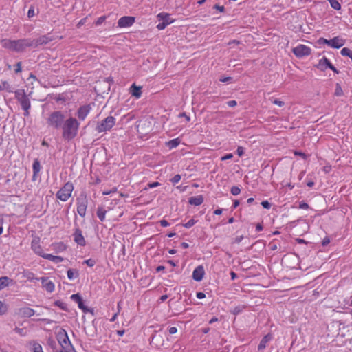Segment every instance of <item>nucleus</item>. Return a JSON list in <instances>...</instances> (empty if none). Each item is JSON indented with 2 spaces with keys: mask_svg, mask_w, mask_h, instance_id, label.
Listing matches in <instances>:
<instances>
[{
  "mask_svg": "<svg viewBox=\"0 0 352 352\" xmlns=\"http://www.w3.org/2000/svg\"><path fill=\"white\" fill-rule=\"evenodd\" d=\"M80 123L74 118L70 117L65 120L62 126V137L65 140H72L78 134Z\"/></svg>",
  "mask_w": 352,
  "mask_h": 352,
  "instance_id": "f257e3e1",
  "label": "nucleus"
},
{
  "mask_svg": "<svg viewBox=\"0 0 352 352\" xmlns=\"http://www.w3.org/2000/svg\"><path fill=\"white\" fill-rule=\"evenodd\" d=\"M64 114L60 111H56L51 113L47 119L48 126L55 129H61L65 121Z\"/></svg>",
  "mask_w": 352,
  "mask_h": 352,
  "instance_id": "f03ea898",
  "label": "nucleus"
},
{
  "mask_svg": "<svg viewBox=\"0 0 352 352\" xmlns=\"http://www.w3.org/2000/svg\"><path fill=\"white\" fill-rule=\"evenodd\" d=\"M77 212L81 217H85L86 215L87 208L88 206V199L87 194L85 192L76 199Z\"/></svg>",
  "mask_w": 352,
  "mask_h": 352,
  "instance_id": "7ed1b4c3",
  "label": "nucleus"
},
{
  "mask_svg": "<svg viewBox=\"0 0 352 352\" xmlns=\"http://www.w3.org/2000/svg\"><path fill=\"white\" fill-rule=\"evenodd\" d=\"M74 190V185L72 182H67L64 186L56 192V197L62 201H66L71 197L72 191Z\"/></svg>",
  "mask_w": 352,
  "mask_h": 352,
  "instance_id": "20e7f679",
  "label": "nucleus"
},
{
  "mask_svg": "<svg viewBox=\"0 0 352 352\" xmlns=\"http://www.w3.org/2000/svg\"><path fill=\"white\" fill-rule=\"evenodd\" d=\"M57 340L63 350H72L74 349L71 344L67 333L65 329H61L56 335Z\"/></svg>",
  "mask_w": 352,
  "mask_h": 352,
  "instance_id": "39448f33",
  "label": "nucleus"
},
{
  "mask_svg": "<svg viewBox=\"0 0 352 352\" xmlns=\"http://www.w3.org/2000/svg\"><path fill=\"white\" fill-rule=\"evenodd\" d=\"M317 43L318 45H327L331 47L338 49L345 44V40L340 36H336L330 40L321 37L317 41Z\"/></svg>",
  "mask_w": 352,
  "mask_h": 352,
  "instance_id": "423d86ee",
  "label": "nucleus"
},
{
  "mask_svg": "<svg viewBox=\"0 0 352 352\" xmlns=\"http://www.w3.org/2000/svg\"><path fill=\"white\" fill-rule=\"evenodd\" d=\"M116 124V119L113 116H108L100 123H98L96 127L98 133L109 131Z\"/></svg>",
  "mask_w": 352,
  "mask_h": 352,
  "instance_id": "0eeeda50",
  "label": "nucleus"
},
{
  "mask_svg": "<svg viewBox=\"0 0 352 352\" xmlns=\"http://www.w3.org/2000/svg\"><path fill=\"white\" fill-rule=\"evenodd\" d=\"M30 38H21L14 40L13 51L16 52H22L27 47H32Z\"/></svg>",
  "mask_w": 352,
  "mask_h": 352,
  "instance_id": "6e6552de",
  "label": "nucleus"
},
{
  "mask_svg": "<svg viewBox=\"0 0 352 352\" xmlns=\"http://www.w3.org/2000/svg\"><path fill=\"white\" fill-rule=\"evenodd\" d=\"M157 19L160 23L157 25V28L160 30L165 29L168 25L173 22V20H172L170 17V14L167 13L162 12L158 14Z\"/></svg>",
  "mask_w": 352,
  "mask_h": 352,
  "instance_id": "1a4fd4ad",
  "label": "nucleus"
},
{
  "mask_svg": "<svg viewBox=\"0 0 352 352\" xmlns=\"http://www.w3.org/2000/svg\"><path fill=\"white\" fill-rule=\"evenodd\" d=\"M293 53L298 58L308 56L311 54L310 47L305 45H299L292 49Z\"/></svg>",
  "mask_w": 352,
  "mask_h": 352,
  "instance_id": "9d476101",
  "label": "nucleus"
},
{
  "mask_svg": "<svg viewBox=\"0 0 352 352\" xmlns=\"http://www.w3.org/2000/svg\"><path fill=\"white\" fill-rule=\"evenodd\" d=\"M53 40L52 37L49 36V35H43L35 39H31V45L32 47H37L39 45H43L47 44L50 41Z\"/></svg>",
  "mask_w": 352,
  "mask_h": 352,
  "instance_id": "9b49d317",
  "label": "nucleus"
},
{
  "mask_svg": "<svg viewBox=\"0 0 352 352\" xmlns=\"http://www.w3.org/2000/svg\"><path fill=\"white\" fill-rule=\"evenodd\" d=\"M135 21V18L131 16H124L121 17L118 21L119 28L131 27Z\"/></svg>",
  "mask_w": 352,
  "mask_h": 352,
  "instance_id": "f8f14e48",
  "label": "nucleus"
},
{
  "mask_svg": "<svg viewBox=\"0 0 352 352\" xmlns=\"http://www.w3.org/2000/svg\"><path fill=\"white\" fill-rule=\"evenodd\" d=\"M22 109L24 110V116L28 117L30 115V109L31 108V102L28 96L18 100Z\"/></svg>",
  "mask_w": 352,
  "mask_h": 352,
  "instance_id": "ddd939ff",
  "label": "nucleus"
},
{
  "mask_svg": "<svg viewBox=\"0 0 352 352\" xmlns=\"http://www.w3.org/2000/svg\"><path fill=\"white\" fill-rule=\"evenodd\" d=\"M74 241L80 246H85L86 245V241L82 235L81 230L77 227L74 230L73 234Z\"/></svg>",
  "mask_w": 352,
  "mask_h": 352,
  "instance_id": "4468645a",
  "label": "nucleus"
},
{
  "mask_svg": "<svg viewBox=\"0 0 352 352\" xmlns=\"http://www.w3.org/2000/svg\"><path fill=\"white\" fill-rule=\"evenodd\" d=\"M16 314L19 317H21V318H25V317L29 318V317L32 316L35 314V311L32 308L25 307L19 308L18 309H16Z\"/></svg>",
  "mask_w": 352,
  "mask_h": 352,
  "instance_id": "2eb2a0df",
  "label": "nucleus"
},
{
  "mask_svg": "<svg viewBox=\"0 0 352 352\" xmlns=\"http://www.w3.org/2000/svg\"><path fill=\"white\" fill-rule=\"evenodd\" d=\"M37 280H41L43 287L48 292H52L54 290V284L52 281L49 280L48 277H41L36 278Z\"/></svg>",
  "mask_w": 352,
  "mask_h": 352,
  "instance_id": "dca6fc26",
  "label": "nucleus"
},
{
  "mask_svg": "<svg viewBox=\"0 0 352 352\" xmlns=\"http://www.w3.org/2000/svg\"><path fill=\"white\" fill-rule=\"evenodd\" d=\"M91 109V107L90 104H87L80 107L77 112L78 118L81 120H84L88 115V113L90 112Z\"/></svg>",
  "mask_w": 352,
  "mask_h": 352,
  "instance_id": "f3484780",
  "label": "nucleus"
},
{
  "mask_svg": "<svg viewBox=\"0 0 352 352\" xmlns=\"http://www.w3.org/2000/svg\"><path fill=\"white\" fill-rule=\"evenodd\" d=\"M205 274L204 267L202 265L197 266L192 272V278L196 281H201Z\"/></svg>",
  "mask_w": 352,
  "mask_h": 352,
  "instance_id": "a211bd4d",
  "label": "nucleus"
},
{
  "mask_svg": "<svg viewBox=\"0 0 352 352\" xmlns=\"http://www.w3.org/2000/svg\"><path fill=\"white\" fill-rule=\"evenodd\" d=\"M32 250L40 256L43 257V255L46 254L43 253V251L39 244V241L37 239H33L31 243Z\"/></svg>",
  "mask_w": 352,
  "mask_h": 352,
  "instance_id": "6ab92c4d",
  "label": "nucleus"
},
{
  "mask_svg": "<svg viewBox=\"0 0 352 352\" xmlns=\"http://www.w3.org/2000/svg\"><path fill=\"white\" fill-rule=\"evenodd\" d=\"M331 65L330 60L327 58L325 56H323L320 60L317 65L318 68H319L321 71L325 70L327 68H329Z\"/></svg>",
  "mask_w": 352,
  "mask_h": 352,
  "instance_id": "aec40b11",
  "label": "nucleus"
},
{
  "mask_svg": "<svg viewBox=\"0 0 352 352\" xmlns=\"http://www.w3.org/2000/svg\"><path fill=\"white\" fill-rule=\"evenodd\" d=\"M131 94L136 98H140L142 96V87L136 86L135 84H133L130 87Z\"/></svg>",
  "mask_w": 352,
  "mask_h": 352,
  "instance_id": "412c9836",
  "label": "nucleus"
},
{
  "mask_svg": "<svg viewBox=\"0 0 352 352\" xmlns=\"http://www.w3.org/2000/svg\"><path fill=\"white\" fill-rule=\"evenodd\" d=\"M32 169H33V175H32V180L36 181L37 179V175L40 172L41 170V164L39 161L36 159L34 161L33 165H32Z\"/></svg>",
  "mask_w": 352,
  "mask_h": 352,
  "instance_id": "4be33fe9",
  "label": "nucleus"
},
{
  "mask_svg": "<svg viewBox=\"0 0 352 352\" xmlns=\"http://www.w3.org/2000/svg\"><path fill=\"white\" fill-rule=\"evenodd\" d=\"M13 282V280L8 276L0 277V290L8 287L10 284H12Z\"/></svg>",
  "mask_w": 352,
  "mask_h": 352,
  "instance_id": "5701e85b",
  "label": "nucleus"
},
{
  "mask_svg": "<svg viewBox=\"0 0 352 352\" xmlns=\"http://www.w3.org/2000/svg\"><path fill=\"white\" fill-rule=\"evenodd\" d=\"M204 202L203 195L192 197L189 199L188 203L192 206H199Z\"/></svg>",
  "mask_w": 352,
  "mask_h": 352,
  "instance_id": "b1692460",
  "label": "nucleus"
},
{
  "mask_svg": "<svg viewBox=\"0 0 352 352\" xmlns=\"http://www.w3.org/2000/svg\"><path fill=\"white\" fill-rule=\"evenodd\" d=\"M29 345L30 349L32 352H43L42 346L34 340L30 342Z\"/></svg>",
  "mask_w": 352,
  "mask_h": 352,
  "instance_id": "393cba45",
  "label": "nucleus"
},
{
  "mask_svg": "<svg viewBox=\"0 0 352 352\" xmlns=\"http://www.w3.org/2000/svg\"><path fill=\"white\" fill-rule=\"evenodd\" d=\"M272 339V336L270 334H267L266 336H265L262 340H261L258 346V351H262L264 349H265L266 347V344L267 343L271 340Z\"/></svg>",
  "mask_w": 352,
  "mask_h": 352,
  "instance_id": "a878e982",
  "label": "nucleus"
},
{
  "mask_svg": "<svg viewBox=\"0 0 352 352\" xmlns=\"http://www.w3.org/2000/svg\"><path fill=\"white\" fill-rule=\"evenodd\" d=\"M2 47L13 51L14 40L3 38L1 41Z\"/></svg>",
  "mask_w": 352,
  "mask_h": 352,
  "instance_id": "bb28decb",
  "label": "nucleus"
},
{
  "mask_svg": "<svg viewBox=\"0 0 352 352\" xmlns=\"http://www.w3.org/2000/svg\"><path fill=\"white\" fill-rule=\"evenodd\" d=\"M43 258L55 262L56 263L62 262L63 258L61 256H54L50 254H46L45 255H43Z\"/></svg>",
  "mask_w": 352,
  "mask_h": 352,
  "instance_id": "cd10ccee",
  "label": "nucleus"
},
{
  "mask_svg": "<svg viewBox=\"0 0 352 352\" xmlns=\"http://www.w3.org/2000/svg\"><path fill=\"white\" fill-rule=\"evenodd\" d=\"M79 276L78 271L75 269H69L67 270V277L69 280L77 278Z\"/></svg>",
  "mask_w": 352,
  "mask_h": 352,
  "instance_id": "c85d7f7f",
  "label": "nucleus"
},
{
  "mask_svg": "<svg viewBox=\"0 0 352 352\" xmlns=\"http://www.w3.org/2000/svg\"><path fill=\"white\" fill-rule=\"evenodd\" d=\"M106 210L102 208H98L97 210V216L101 221H104L105 219Z\"/></svg>",
  "mask_w": 352,
  "mask_h": 352,
  "instance_id": "c756f323",
  "label": "nucleus"
},
{
  "mask_svg": "<svg viewBox=\"0 0 352 352\" xmlns=\"http://www.w3.org/2000/svg\"><path fill=\"white\" fill-rule=\"evenodd\" d=\"M340 54L343 56H348L352 60V51L348 47H344L341 50Z\"/></svg>",
  "mask_w": 352,
  "mask_h": 352,
  "instance_id": "7c9ffc66",
  "label": "nucleus"
},
{
  "mask_svg": "<svg viewBox=\"0 0 352 352\" xmlns=\"http://www.w3.org/2000/svg\"><path fill=\"white\" fill-rule=\"evenodd\" d=\"M14 94L17 100L27 96L24 89H17L14 91Z\"/></svg>",
  "mask_w": 352,
  "mask_h": 352,
  "instance_id": "2f4dec72",
  "label": "nucleus"
},
{
  "mask_svg": "<svg viewBox=\"0 0 352 352\" xmlns=\"http://www.w3.org/2000/svg\"><path fill=\"white\" fill-rule=\"evenodd\" d=\"M179 143L180 141L179 140V139H173L168 142V146L170 148H173L177 147L179 144Z\"/></svg>",
  "mask_w": 352,
  "mask_h": 352,
  "instance_id": "473e14b6",
  "label": "nucleus"
},
{
  "mask_svg": "<svg viewBox=\"0 0 352 352\" xmlns=\"http://www.w3.org/2000/svg\"><path fill=\"white\" fill-rule=\"evenodd\" d=\"M47 345L53 349V352L56 349V341L52 338H49L47 341Z\"/></svg>",
  "mask_w": 352,
  "mask_h": 352,
  "instance_id": "72a5a7b5",
  "label": "nucleus"
},
{
  "mask_svg": "<svg viewBox=\"0 0 352 352\" xmlns=\"http://www.w3.org/2000/svg\"><path fill=\"white\" fill-rule=\"evenodd\" d=\"M2 85H3V90H6L7 91L10 92V93H12L13 92V88L12 87V86L8 83V82L7 81H3L2 82Z\"/></svg>",
  "mask_w": 352,
  "mask_h": 352,
  "instance_id": "f704fd0d",
  "label": "nucleus"
},
{
  "mask_svg": "<svg viewBox=\"0 0 352 352\" xmlns=\"http://www.w3.org/2000/svg\"><path fill=\"white\" fill-rule=\"evenodd\" d=\"M343 91L339 83H337L336 85V89H335V95L336 96H341L343 95Z\"/></svg>",
  "mask_w": 352,
  "mask_h": 352,
  "instance_id": "c9c22d12",
  "label": "nucleus"
},
{
  "mask_svg": "<svg viewBox=\"0 0 352 352\" xmlns=\"http://www.w3.org/2000/svg\"><path fill=\"white\" fill-rule=\"evenodd\" d=\"M8 311V306L6 304L0 301V315L5 314Z\"/></svg>",
  "mask_w": 352,
  "mask_h": 352,
  "instance_id": "e433bc0d",
  "label": "nucleus"
},
{
  "mask_svg": "<svg viewBox=\"0 0 352 352\" xmlns=\"http://www.w3.org/2000/svg\"><path fill=\"white\" fill-rule=\"evenodd\" d=\"M55 305L59 307L61 309L64 310V311H67V305L66 303L62 302V301H60V300H56L55 302H54Z\"/></svg>",
  "mask_w": 352,
  "mask_h": 352,
  "instance_id": "4c0bfd02",
  "label": "nucleus"
},
{
  "mask_svg": "<svg viewBox=\"0 0 352 352\" xmlns=\"http://www.w3.org/2000/svg\"><path fill=\"white\" fill-rule=\"evenodd\" d=\"M78 305V307L80 309H82L84 313H87V312L90 311V309L84 305L83 300H82L80 302H79Z\"/></svg>",
  "mask_w": 352,
  "mask_h": 352,
  "instance_id": "58836bf2",
  "label": "nucleus"
},
{
  "mask_svg": "<svg viewBox=\"0 0 352 352\" xmlns=\"http://www.w3.org/2000/svg\"><path fill=\"white\" fill-rule=\"evenodd\" d=\"M196 223L197 221H195L194 219H191L187 223L183 224V226L185 227L186 228H190L192 226H193Z\"/></svg>",
  "mask_w": 352,
  "mask_h": 352,
  "instance_id": "ea45409f",
  "label": "nucleus"
},
{
  "mask_svg": "<svg viewBox=\"0 0 352 352\" xmlns=\"http://www.w3.org/2000/svg\"><path fill=\"white\" fill-rule=\"evenodd\" d=\"M71 299L77 302L78 304L82 300L81 296L78 294H72L71 296Z\"/></svg>",
  "mask_w": 352,
  "mask_h": 352,
  "instance_id": "a19ab883",
  "label": "nucleus"
},
{
  "mask_svg": "<svg viewBox=\"0 0 352 352\" xmlns=\"http://www.w3.org/2000/svg\"><path fill=\"white\" fill-rule=\"evenodd\" d=\"M233 195H238L241 192V189L238 186H232L230 190Z\"/></svg>",
  "mask_w": 352,
  "mask_h": 352,
  "instance_id": "79ce46f5",
  "label": "nucleus"
},
{
  "mask_svg": "<svg viewBox=\"0 0 352 352\" xmlns=\"http://www.w3.org/2000/svg\"><path fill=\"white\" fill-rule=\"evenodd\" d=\"M25 277L27 278L28 280H36L34 277V274L32 273V272H28L25 274L24 275Z\"/></svg>",
  "mask_w": 352,
  "mask_h": 352,
  "instance_id": "37998d69",
  "label": "nucleus"
},
{
  "mask_svg": "<svg viewBox=\"0 0 352 352\" xmlns=\"http://www.w3.org/2000/svg\"><path fill=\"white\" fill-rule=\"evenodd\" d=\"M181 179V175L179 174L175 175L172 179L171 182L174 184H177Z\"/></svg>",
  "mask_w": 352,
  "mask_h": 352,
  "instance_id": "c03bdc74",
  "label": "nucleus"
},
{
  "mask_svg": "<svg viewBox=\"0 0 352 352\" xmlns=\"http://www.w3.org/2000/svg\"><path fill=\"white\" fill-rule=\"evenodd\" d=\"M84 263L87 264L89 267H93L96 264L95 260L92 258H89L84 261Z\"/></svg>",
  "mask_w": 352,
  "mask_h": 352,
  "instance_id": "a18cd8bd",
  "label": "nucleus"
},
{
  "mask_svg": "<svg viewBox=\"0 0 352 352\" xmlns=\"http://www.w3.org/2000/svg\"><path fill=\"white\" fill-rule=\"evenodd\" d=\"M106 19V16H102L100 17H99L97 21H96V25H99L100 24H102Z\"/></svg>",
  "mask_w": 352,
  "mask_h": 352,
  "instance_id": "49530a36",
  "label": "nucleus"
},
{
  "mask_svg": "<svg viewBox=\"0 0 352 352\" xmlns=\"http://www.w3.org/2000/svg\"><path fill=\"white\" fill-rule=\"evenodd\" d=\"M262 206L265 209H270L271 207V204L268 201H263L261 202Z\"/></svg>",
  "mask_w": 352,
  "mask_h": 352,
  "instance_id": "de8ad7c7",
  "label": "nucleus"
},
{
  "mask_svg": "<svg viewBox=\"0 0 352 352\" xmlns=\"http://www.w3.org/2000/svg\"><path fill=\"white\" fill-rule=\"evenodd\" d=\"M236 153L239 157H241L244 153V148L242 146H238Z\"/></svg>",
  "mask_w": 352,
  "mask_h": 352,
  "instance_id": "09e8293b",
  "label": "nucleus"
},
{
  "mask_svg": "<svg viewBox=\"0 0 352 352\" xmlns=\"http://www.w3.org/2000/svg\"><path fill=\"white\" fill-rule=\"evenodd\" d=\"M272 102L276 105H278L279 107H283L284 105V102L278 100L277 99H274L272 100Z\"/></svg>",
  "mask_w": 352,
  "mask_h": 352,
  "instance_id": "8fccbe9b",
  "label": "nucleus"
},
{
  "mask_svg": "<svg viewBox=\"0 0 352 352\" xmlns=\"http://www.w3.org/2000/svg\"><path fill=\"white\" fill-rule=\"evenodd\" d=\"M16 68H15V72L16 73H19L21 72V62H18L16 65H15Z\"/></svg>",
  "mask_w": 352,
  "mask_h": 352,
  "instance_id": "3c124183",
  "label": "nucleus"
},
{
  "mask_svg": "<svg viewBox=\"0 0 352 352\" xmlns=\"http://www.w3.org/2000/svg\"><path fill=\"white\" fill-rule=\"evenodd\" d=\"M232 157H233V155L232 153H229V154H227L225 156L222 157L221 160L225 161L227 160L232 159Z\"/></svg>",
  "mask_w": 352,
  "mask_h": 352,
  "instance_id": "603ef678",
  "label": "nucleus"
},
{
  "mask_svg": "<svg viewBox=\"0 0 352 352\" xmlns=\"http://www.w3.org/2000/svg\"><path fill=\"white\" fill-rule=\"evenodd\" d=\"M34 15V10L33 8H30L28 12V16L29 18L32 17Z\"/></svg>",
  "mask_w": 352,
  "mask_h": 352,
  "instance_id": "864d4df0",
  "label": "nucleus"
},
{
  "mask_svg": "<svg viewBox=\"0 0 352 352\" xmlns=\"http://www.w3.org/2000/svg\"><path fill=\"white\" fill-rule=\"evenodd\" d=\"M214 8L218 10L221 12H223L225 10V8L223 6H221L217 4L214 6Z\"/></svg>",
  "mask_w": 352,
  "mask_h": 352,
  "instance_id": "5fc2aeb1",
  "label": "nucleus"
},
{
  "mask_svg": "<svg viewBox=\"0 0 352 352\" xmlns=\"http://www.w3.org/2000/svg\"><path fill=\"white\" fill-rule=\"evenodd\" d=\"M14 331L16 333H19L20 335L24 336V329H21V328L16 327L14 329Z\"/></svg>",
  "mask_w": 352,
  "mask_h": 352,
  "instance_id": "6e6d98bb",
  "label": "nucleus"
},
{
  "mask_svg": "<svg viewBox=\"0 0 352 352\" xmlns=\"http://www.w3.org/2000/svg\"><path fill=\"white\" fill-rule=\"evenodd\" d=\"M177 329L175 327H171L168 329V332L170 334H174L177 333Z\"/></svg>",
  "mask_w": 352,
  "mask_h": 352,
  "instance_id": "4d7b16f0",
  "label": "nucleus"
},
{
  "mask_svg": "<svg viewBox=\"0 0 352 352\" xmlns=\"http://www.w3.org/2000/svg\"><path fill=\"white\" fill-rule=\"evenodd\" d=\"M228 105L230 107H235L237 103H236V100H230L227 102Z\"/></svg>",
  "mask_w": 352,
  "mask_h": 352,
  "instance_id": "13d9d810",
  "label": "nucleus"
},
{
  "mask_svg": "<svg viewBox=\"0 0 352 352\" xmlns=\"http://www.w3.org/2000/svg\"><path fill=\"white\" fill-rule=\"evenodd\" d=\"M160 225L162 227H167V226H168L170 225L169 223L167 221L164 220V219L161 220L160 221Z\"/></svg>",
  "mask_w": 352,
  "mask_h": 352,
  "instance_id": "bf43d9fd",
  "label": "nucleus"
},
{
  "mask_svg": "<svg viewBox=\"0 0 352 352\" xmlns=\"http://www.w3.org/2000/svg\"><path fill=\"white\" fill-rule=\"evenodd\" d=\"M196 296H197V297L199 299H202V298H204L206 297L205 294L204 292H197Z\"/></svg>",
  "mask_w": 352,
  "mask_h": 352,
  "instance_id": "052dcab7",
  "label": "nucleus"
},
{
  "mask_svg": "<svg viewBox=\"0 0 352 352\" xmlns=\"http://www.w3.org/2000/svg\"><path fill=\"white\" fill-rule=\"evenodd\" d=\"M330 243V240L328 237H325L323 240H322V245L323 246H325L327 245H328L329 243Z\"/></svg>",
  "mask_w": 352,
  "mask_h": 352,
  "instance_id": "680f3d73",
  "label": "nucleus"
},
{
  "mask_svg": "<svg viewBox=\"0 0 352 352\" xmlns=\"http://www.w3.org/2000/svg\"><path fill=\"white\" fill-rule=\"evenodd\" d=\"M243 236H236L235 239H234V243H239L241 242V241L243 240Z\"/></svg>",
  "mask_w": 352,
  "mask_h": 352,
  "instance_id": "e2e57ef3",
  "label": "nucleus"
},
{
  "mask_svg": "<svg viewBox=\"0 0 352 352\" xmlns=\"http://www.w3.org/2000/svg\"><path fill=\"white\" fill-rule=\"evenodd\" d=\"M87 18L82 19L78 23L77 26L80 28V26L83 25L86 22Z\"/></svg>",
  "mask_w": 352,
  "mask_h": 352,
  "instance_id": "0e129e2a",
  "label": "nucleus"
},
{
  "mask_svg": "<svg viewBox=\"0 0 352 352\" xmlns=\"http://www.w3.org/2000/svg\"><path fill=\"white\" fill-rule=\"evenodd\" d=\"M179 117H180V118L184 117V118L186 119L187 122L190 121V117L188 116L185 113H179Z\"/></svg>",
  "mask_w": 352,
  "mask_h": 352,
  "instance_id": "69168bd1",
  "label": "nucleus"
},
{
  "mask_svg": "<svg viewBox=\"0 0 352 352\" xmlns=\"http://www.w3.org/2000/svg\"><path fill=\"white\" fill-rule=\"evenodd\" d=\"M160 185V183L158 182H153L148 184V186L151 188L157 187Z\"/></svg>",
  "mask_w": 352,
  "mask_h": 352,
  "instance_id": "338daca9",
  "label": "nucleus"
},
{
  "mask_svg": "<svg viewBox=\"0 0 352 352\" xmlns=\"http://www.w3.org/2000/svg\"><path fill=\"white\" fill-rule=\"evenodd\" d=\"M299 207H300V208H302V209H307L309 208V206L306 203H300Z\"/></svg>",
  "mask_w": 352,
  "mask_h": 352,
  "instance_id": "774afa93",
  "label": "nucleus"
}]
</instances>
